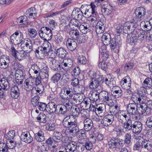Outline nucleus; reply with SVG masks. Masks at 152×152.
<instances>
[{
    "mask_svg": "<svg viewBox=\"0 0 152 152\" xmlns=\"http://www.w3.org/2000/svg\"><path fill=\"white\" fill-rule=\"evenodd\" d=\"M113 9V7L111 6L110 4H104L102 7L101 11L102 12H106V10L110 11L111 12L112 10Z\"/></svg>",
    "mask_w": 152,
    "mask_h": 152,
    "instance_id": "nucleus-49",
    "label": "nucleus"
},
{
    "mask_svg": "<svg viewBox=\"0 0 152 152\" xmlns=\"http://www.w3.org/2000/svg\"><path fill=\"white\" fill-rule=\"evenodd\" d=\"M47 106V105L45 103L39 102V103H38L36 108H38L39 110L41 111H44L46 110Z\"/></svg>",
    "mask_w": 152,
    "mask_h": 152,
    "instance_id": "nucleus-52",
    "label": "nucleus"
},
{
    "mask_svg": "<svg viewBox=\"0 0 152 152\" xmlns=\"http://www.w3.org/2000/svg\"><path fill=\"white\" fill-rule=\"evenodd\" d=\"M39 97L38 96H36L31 99V104L34 107H37L38 103L39 102Z\"/></svg>",
    "mask_w": 152,
    "mask_h": 152,
    "instance_id": "nucleus-58",
    "label": "nucleus"
},
{
    "mask_svg": "<svg viewBox=\"0 0 152 152\" xmlns=\"http://www.w3.org/2000/svg\"><path fill=\"white\" fill-rule=\"evenodd\" d=\"M66 14V12L65 10H63L59 11L48 14L47 15V17H53L56 16L58 15H60L62 18L64 19L65 18H67L68 19Z\"/></svg>",
    "mask_w": 152,
    "mask_h": 152,
    "instance_id": "nucleus-21",
    "label": "nucleus"
},
{
    "mask_svg": "<svg viewBox=\"0 0 152 152\" xmlns=\"http://www.w3.org/2000/svg\"><path fill=\"white\" fill-rule=\"evenodd\" d=\"M0 150L1 152H7L8 151L7 143L3 142L0 143Z\"/></svg>",
    "mask_w": 152,
    "mask_h": 152,
    "instance_id": "nucleus-62",
    "label": "nucleus"
},
{
    "mask_svg": "<svg viewBox=\"0 0 152 152\" xmlns=\"http://www.w3.org/2000/svg\"><path fill=\"white\" fill-rule=\"evenodd\" d=\"M18 35H15L14 37L15 40L16 41V44H19L23 41V33L20 32Z\"/></svg>",
    "mask_w": 152,
    "mask_h": 152,
    "instance_id": "nucleus-44",
    "label": "nucleus"
},
{
    "mask_svg": "<svg viewBox=\"0 0 152 152\" xmlns=\"http://www.w3.org/2000/svg\"><path fill=\"white\" fill-rule=\"evenodd\" d=\"M73 19H82V16H83V13L78 8H76L74 10L71 15Z\"/></svg>",
    "mask_w": 152,
    "mask_h": 152,
    "instance_id": "nucleus-24",
    "label": "nucleus"
},
{
    "mask_svg": "<svg viewBox=\"0 0 152 152\" xmlns=\"http://www.w3.org/2000/svg\"><path fill=\"white\" fill-rule=\"evenodd\" d=\"M61 68L64 70H68L73 65L72 60L70 58L65 59L61 63Z\"/></svg>",
    "mask_w": 152,
    "mask_h": 152,
    "instance_id": "nucleus-17",
    "label": "nucleus"
},
{
    "mask_svg": "<svg viewBox=\"0 0 152 152\" xmlns=\"http://www.w3.org/2000/svg\"><path fill=\"white\" fill-rule=\"evenodd\" d=\"M134 28L132 32L133 33L131 37H127L128 39L126 40L127 42L132 45H135L138 42V40L140 41H143L145 38V31L142 29H138Z\"/></svg>",
    "mask_w": 152,
    "mask_h": 152,
    "instance_id": "nucleus-2",
    "label": "nucleus"
},
{
    "mask_svg": "<svg viewBox=\"0 0 152 152\" xmlns=\"http://www.w3.org/2000/svg\"><path fill=\"white\" fill-rule=\"evenodd\" d=\"M137 26V23L134 22L128 21L126 22L123 26L119 24L117 27L116 31L117 33L120 34L122 32L126 34H129L132 32L134 28Z\"/></svg>",
    "mask_w": 152,
    "mask_h": 152,
    "instance_id": "nucleus-4",
    "label": "nucleus"
},
{
    "mask_svg": "<svg viewBox=\"0 0 152 152\" xmlns=\"http://www.w3.org/2000/svg\"><path fill=\"white\" fill-rule=\"evenodd\" d=\"M140 105L139 108V112L140 113L142 114L146 113V114L149 113V112H148V108L145 103L143 102L142 103L139 104Z\"/></svg>",
    "mask_w": 152,
    "mask_h": 152,
    "instance_id": "nucleus-33",
    "label": "nucleus"
},
{
    "mask_svg": "<svg viewBox=\"0 0 152 152\" xmlns=\"http://www.w3.org/2000/svg\"><path fill=\"white\" fill-rule=\"evenodd\" d=\"M104 0H95L94 3L92 2L91 4V10L92 11V15L93 16L95 15L94 17L96 18V19H100L102 18L103 15L101 14H99V15L97 14V13H96L95 12V9L96 7L95 5H96L97 6L99 5L100 4V3Z\"/></svg>",
    "mask_w": 152,
    "mask_h": 152,
    "instance_id": "nucleus-10",
    "label": "nucleus"
},
{
    "mask_svg": "<svg viewBox=\"0 0 152 152\" xmlns=\"http://www.w3.org/2000/svg\"><path fill=\"white\" fill-rule=\"evenodd\" d=\"M31 68L33 70V73L36 74V75L40 74V69L37 64L32 65Z\"/></svg>",
    "mask_w": 152,
    "mask_h": 152,
    "instance_id": "nucleus-46",
    "label": "nucleus"
},
{
    "mask_svg": "<svg viewBox=\"0 0 152 152\" xmlns=\"http://www.w3.org/2000/svg\"><path fill=\"white\" fill-rule=\"evenodd\" d=\"M27 42L25 43L24 45L23 46V44H21V48L26 50H29V52H30L33 50V46L31 42V41L29 40H27Z\"/></svg>",
    "mask_w": 152,
    "mask_h": 152,
    "instance_id": "nucleus-35",
    "label": "nucleus"
},
{
    "mask_svg": "<svg viewBox=\"0 0 152 152\" xmlns=\"http://www.w3.org/2000/svg\"><path fill=\"white\" fill-rule=\"evenodd\" d=\"M17 55L15 59L19 61H21L24 59L27 56L26 53L23 52H21L20 53H17Z\"/></svg>",
    "mask_w": 152,
    "mask_h": 152,
    "instance_id": "nucleus-56",
    "label": "nucleus"
},
{
    "mask_svg": "<svg viewBox=\"0 0 152 152\" xmlns=\"http://www.w3.org/2000/svg\"><path fill=\"white\" fill-rule=\"evenodd\" d=\"M110 47L111 49L115 50V52H118L119 47L121 44L120 41L118 40V39L114 38L110 40Z\"/></svg>",
    "mask_w": 152,
    "mask_h": 152,
    "instance_id": "nucleus-15",
    "label": "nucleus"
},
{
    "mask_svg": "<svg viewBox=\"0 0 152 152\" xmlns=\"http://www.w3.org/2000/svg\"><path fill=\"white\" fill-rule=\"evenodd\" d=\"M34 80L30 77L25 80L24 86L25 89L27 91H31L32 92L34 87Z\"/></svg>",
    "mask_w": 152,
    "mask_h": 152,
    "instance_id": "nucleus-11",
    "label": "nucleus"
},
{
    "mask_svg": "<svg viewBox=\"0 0 152 152\" xmlns=\"http://www.w3.org/2000/svg\"><path fill=\"white\" fill-rule=\"evenodd\" d=\"M85 23L84 25H80L79 28L81 32L84 34H87L89 33V34H91V29L90 27H87L86 25H85Z\"/></svg>",
    "mask_w": 152,
    "mask_h": 152,
    "instance_id": "nucleus-37",
    "label": "nucleus"
},
{
    "mask_svg": "<svg viewBox=\"0 0 152 152\" xmlns=\"http://www.w3.org/2000/svg\"><path fill=\"white\" fill-rule=\"evenodd\" d=\"M77 147V143L76 142L72 141L67 144L66 148V152H73Z\"/></svg>",
    "mask_w": 152,
    "mask_h": 152,
    "instance_id": "nucleus-34",
    "label": "nucleus"
},
{
    "mask_svg": "<svg viewBox=\"0 0 152 152\" xmlns=\"http://www.w3.org/2000/svg\"><path fill=\"white\" fill-rule=\"evenodd\" d=\"M72 111V116H71V117H73L74 116H77L79 114L80 112V110L79 108L77 107L72 108L71 109Z\"/></svg>",
    "mask_w": 152,
    "mask_h": 152,
    "instance_id": "nucleus-53",
    "label": "nucleus"
},
{
    "mask_svg": "<svg viewBox=\"0 0 152 152\" xmlns=\"http://www.w3.org/2000/svg\"><path fill=\"white\" fill-rule=\"evenodd\" d=\"M131 83L130 78L128 76H126L124 77L121 81V85L122 87H124V85L127 86V84H128L127 87L125 88L126 89V91L127 95L130 94L129 92H131V91L129 90L130 88Z\"/></svg>",
    "mask_w": 152,
    "mask_h": 152,
    "instance_id": "nucleus-13",
    "label": "nucleus"
},
{
    "mask_svg": "<svg viewBox=\"0 0 152 152\" xmlns=\"http://www.w3.org/2000/svg\"><path fill=\"white\" fill-rule=\"evenodd\" d=\"M142 148L150 151L152 148V141L149 140H142Z\"/></svg>",
    "mask_w": 152,
    "mask_h": 152,
    "instance_id": "nucleus-36",
    "label": "nucleus"
},
{
    "mask_svg": "<svg viewBox=\"0 0 152 152\" xmlns=\"http://www.w3.org/2000/svg\"><path fill=\"white\" fill-rule=\"evenodd\" d=\"M49 66L53 70L59 71L61 69L60 62L56 59H51L49 63Z\"/></svg>",
    "mask_w": 152,
    "mask_h": 152,
    "instance_id": "nucleus-14",
    "label": "nucleus"
},
{
    "mask_svg": "<svg viewBox=\"0 0 152 152\" xmlns=\"http://www.w3.org/2000/svg\"><path fill=\"white\" fill-rule=\"evenodd\" d=\"M70 84L74 87V88L75 87L79 86L80 84L78 79L77 78L73 77L71 80Z\"/></svg>",
    "mask_w": 152,
    "mask_h": 152,
    "instance_id": "nucleus-60",
    "label": "nucleus"
},
{
    "mask_svg": "<svg viewBox=\"0 0 152 152\" xmlns=\"http://www.w3.org/2000/svg\"><path fill=\"white\" fill-rule=\"evenodd\" d=\"M34 90L37 91V94H40L42 93L44 91V86L41 84H36L34 88Z\"/></svg>",
    "mask_w": 152,
    "mask_h": 152,
    "instance_id": "nucleus-51",
    "label": "nucleus"
},
{
    "mask_svg": "<svg viewBox=\"0 0 152 152\" xmlns=\"http://www.w3.org/2000/svg\"><path fill=\"white\" fill-rule=\"evenodd\" d=\"M98 66L99 68L104 71L106 70L107 68V65L106 64L105 61L103 60L102 61L100 60L99 61Z\"/></svg>",
    "mask_w": 152,
    "mask_h": 152,
    "instance_id": "nucleus-57",
    "label": "nucleus"
},
{
    "mask_svg": "<svg viewBox=\"0 0 152 152\" xmlns=\"http://www.w3.org/2000/svg\"><path fill=\"white\" fill-rule=\"evenodd\" d=\"M64 92L66 91V94L68 95L70 98L72 97L74 95H76L78 96L80 93H76L75 90L74 88L72 87H68L66 88L64 91Z\"/></svg>",
    "mask_w": 152,
    "mask_h": 152,
    "instance_id": "nucleus-30",
    "label": "nucleus"
},
{
    "mask_svg": "<svg viewBox=\"0 0 152 152\" xmlns=\"http://www.w3.org/2000/svg\"><path fill=\"white\" fill-rule=\"evenodd\" d=\"M115 111L110 110V114H108L103 117L101 121V124L103 126H108L111 125L113 122L114 119Z\"/></svg>",
    "mask_w": 152,
    "mask_h": 152,
    "instance_id": "nucleus-5",
    "label": "nucleus"
},
{
    "mask_svg": "<svg viewBox=\"0 0 152 152\" xmlns=\"http://www.w3.org/2000/svg\"><path fill=\"white\" fill-rule=\"evenodd\" d=\"M0 87L5 90L7 91L9 89L10 84L7 80H6V78L3 77L0 80Z\"/></svg>",
    "mask_w": 152,
    "mask_h": 152,
    "instance_id": "nucleus-32",
    "label": "nucleus"
},
{
    "mask_svg": "<svg viewBox=\"0 0 152 152\" xmlns=\"http://www.w3.org/2000/svg\"><path fill=\"white\" fill-rule=\"evenodd\" d=\"M34 137L36 140L39 142H42L45 140L44 133L41 130L35 134Z\"/></svg>",
    "mask_w": 152,
    "mask_h": 152,
    "instance_id": "nucleus-28",
    "label": "nucleus"
},
{
    "mask_svg": "<svg viewBox=\"0 0 152 152\" xmlns=\"http://www.w3.org/2000/svg\"><path fill=\"white\" fill-rule=\"evenodd\" d=\"M52 139L55 143L59 142L62 141L63 136L62 134L59 132H54L53 135Z\"/></svg>",
    "mask_w": 152,
    "mask_h": 152,
    "instance_id": "nucleus-26",
    "label": "nucleus"
},
{
    "mask_svg": "<svg viewBox=\"0 0 152 152\" xmlns=\"http://www.w3.org/2000/svg\"><path fill=\"white\" fill-rule=\"evenodd\" d=\"M62 123L64 126L68 129L70 134H77L79 131V124L75 118L70 115L66 116L64 118Z\"/></svg>",
    "mask_w": 152,
    "mask_h": 152,
    "instance_id": "nucleus-1",
    "label": "nucleus"
},
{
    "mask_svg": "<svg viewBox=\"0 0 152 152\" xmlns=\"http://www.w3.org/2000/svg\"><path fill=\"white\" fill-rule=\"evenodd\" d=\"M111 39L110 35L107 33H104L101 37L102 40L104 45H109Z\"/></svg>",
    "mask_w": 152,
    "mask_h": 152,
    "instance_id": "nucleus-31",
    "label": "nucleus"
},
{
    "mask_svg": "<svg viewBox=\"0 0 152 152\" xmlns=\"http://www.w3.org/2000/svg\"><path fill=\"white\" fill-rule=\"evenodd\" d=\"M20 138L22 141L28 143H30L33 141V138L29 132L22 133Z\"/></svg>",
    "mask_w": 152,
    "mask_h": 152,
    "instance_id": "nucleus-20",
    "label": "nucleus"
},
{
    "mask_svg": "<svg viewBox=\"0 0 152 152\" xmlns=\"http://www.w3.org/2000/svg\"><path fill=\"white\" fill-rule=\"evenodd\" d=\"M49 68L45 63H43L42 66L40 69V75L42 79L48 78L49 77Z\"/></svg>",
    "mask_w": 152,
    "mask_h": 152,
    "instance_id": "nucleus-19",
    "label": "nucleus"
},
{
    "mask_svg": "<svg viewBox=\"0 0 152 152\" xmlns=\"http://www.w3.org/2000/svg\"><path fill=\"white\" fill-rule=\"evenodd\" d=\"M116 137H113L110 138L108 142V145L110 149H116Z\"/></svg>",
    "mask_w": 152,
    "mask_h": 152,
    "instance_id": "nucleus-39",
    "label": "nucleus"
},
{
    "mask_svg": "<svg viewBox=\"0 0 152 152\" xmlns=\"http://www.w3.org/2000/svg\"><path fill=\"white\" fill-rule=\"evenodd\" d=\"M10 62L9 57L3 55L0 57V68L6 69L8 67Z\"/></svg>",
    "mask_w": 152,
    "mask_h": 152,
    "instance_id": "nucleus-12",
    "label": "nucleus"
},
{
    "mask_svg": "<svg viewBox=\"0 0 152 152\" xmlns=\"http://www.w3.org/2000/svg\"><path fill=\"white\" fill-rule=\"evenodd\" d=\"M56 52V54L58 56L59 58L61 59L65 58L67 54L66 50L61 47L58 49Z\"/></svg>",
    "mask_w": 152,
    "mask_h": 152,
    "instance_id": "nucleus-27",
    "label": "nucleus"
},
{
    "mask_svg": "<svg viewBox=\"0 0 152 152\" xmlns=\"http://www.w3.org/2000/svg\"><path fill=\"white\" fill-rule=\"evenodd\" d=\"M69 35L74 40H78L80 37L79 32L76 28L72 29L69 32Z\"/></svg>",
    "mask_w": 152,
    "mask_h": 152,
    "instance_id": "nucleus-29",
    "label": "nucleus"
},
{
    "mask_svg": "<svg viewBox=\"0 0 152 152\" xmlns=\"http://www.w3.org/2000/svg\"><path fill=\"white\" fill-rule=\"evenodd\" d=\"M100 96L99 93L97 91L93 92L90 97L91 100L95 102H96L98 100H100Z\"/></svg>",
    "mask_w": 152,
    "mask_h": 152,
    "instance_id": "nucleus-42",
    "label": "nucleus"
},
{
    "mask_svg": "<svg viewBox=\"0 0 152 152\" xmlns=\"http://www.w3.org/2000/svg\"><path fill=\"white\" fill-rule=\"evenodd\" d=\"M145 10L142 7H137L134 10V14L136 18L138 19L141 18L145 15Z\"/></svg>",
    "mask_w": 152,
    "mask_h": 152,
    "instance_id": "nucleus-22",
    "label": "nucleus"
},
{
    "mask_svg": "<svg viewBox=\"0 0 152 152\" xmlns=\"http://www.w3.org/2000/svg\"><path fill=\"white\" fill-rule=\"evenodd\" d=\"M48 47H45L44 45L38 47L35 51L36 57H40L41 59L44 58L48 53Z\"/></svg>",
    "mask_w": 152,
    "mask_h": 152,
    "instance_id": "nucleus-7",
    "label": "nucleus"
},
{
    "mask_svg": "<svg viewBox=\"0 0 152 152\" xmlns=\"http://www.w3.org/2000/svg\"><path fill=\"white\" fill-rule=\"evenodd\" d=\"M134 66V64L132 61H129L125 65L124 68L126 71L132 69Z\"/></svg>",
    "mask_w": 152,
    "mask_h": 152,
    "instance_id": "nucleus-64",
    "label": "nucleus"
},
{
    "mask_svg": "<svg viewBox=\"0 0 152 152\" xmlns=\"http://www.w3.org/2000/svg\"><path fill=\"white\" fill-rule=\"evenodd\" d=\"M65 106L64 107L63 104H61V106L59 109L58 115L65 116L67 112V108H66Z\"/></svg>",
    "mask_w": 152,
    "mask_h": 152,
    "instance_id": "nucleus-43",
    "label": "nucleus"
},
{
    "mask_svg": "<svg viewBox=\"0 0 152 152\" xmlns=\"http://www.w3.org/2000/svg\"><path fill=\"white\" fill-rule=\"evenodd\" d=\"M142 140H139L137 141L134 144L133 149L134 150L140 151L142 148Z\"/></svg>",
    "mask_w": 152,
    "mask_h": 152,
    "instance_id": "nucleus-45",
    "label": "nucleus"
},
{
    "mask_svg": "<svg viewBox=\"0 0 152 152\" xmlns=\"http://www.w3.org/2000/svg\"><path fill=\"white\" fill-rule=\"evenodd\" d=\"M20 94V91L17 86H14L11 88L10 95L12 98L15 99L18 98Z\"/></svg>",
    "mask_w": 152,
    "mask_h": 152,
    "instance_id": "nucleus-18",
    "label": "nucleus"
},
{
    "mask_svg": "<svg viewBox=\"0 0 152 152\" xmlns=\"http://www.w3.org/2000/svg\"><path fill=\"white\" fill-rule=\"evenodd\" d=\"M103 75H97L94 80H91L89 83V87L92 89H96L103 82Z\"/></svg>",
    "mask_w": 152,
    "mask_h": 152,
    "instance_id": "nucleus-6",
    "label": "nucleus"
},
{
    "mask_svg": "<svg viewBox=\"0 0 152 152\" xmlns=\"http://www.w3.org/2000/svg\"><path fill=\"white\" fill-rule=\"evenodd\" d=\"M37 118L39 123H45L47 121L46 115L43 112H41Z\"/></svg>",
    "mask_w": 152,
    "mask_h": 152,
    "instance_id": "nucleus-41",
    "label": "nucleus"
},
{
    "mask_svg": "<svg viewBox=\"0 0 152 152\" xmlns=\"http://www.w3.org/2000/svg\"><path fill=\"white\" fill-rule=\"evenodd\" d=\"M100 100H102L106 103L112 101L113 96L111 94L105 91H102L99 92Z\"/></svg>",
    "mask_w": 152,
    "mask_h": 152,
    "instance_id": "nucleus-9",
    "label": "nucleus"
},
{
    "mask_svg": "<svg viewBox=\"0 0 152 152\" xmlns=\"http://www.w3.org/2000/svg\"><path fill=\"white\" fill-rule=\"evenodd\" d=\"M26 15L21 16L17 19H26L28 18L34 19L37 18V13L34 7H31L28 9L26 12Z\"/></svg>",
    "mask_w": 152,
    "mask_h": 152,
    "instance_id": "nucleus-8",
    "label": "nucleus"
},
{
    "mask_svg": "<svg viewBox=\"0 0 152 152\" xmlns=\"http://www.w3.org/2000/svg\"><path fill=\"white\" fill-rule=\"evenodd\" d=\"M80 68L78 67H75L72 71V74L73 77H77L80 74Z\"/></svg>",
    "mask_w": 152,
    "mask_h": 152,
    "instance_id": "nucleus-55",
    "label": "nucleus"
},
{
    "mask_svg": "<svg viewBox=\"0 0 152 152\" xmlns=\"http://www.w3.org/2000/svg\"><path fill=\"white\" fill-rule=\"evenodd\" d=\"M84 129L85 130L88 131L90 130L93 126V121L91 120L86 118L84 121Z\"/></svg>",
    "mask_w": 152,
    "mask_h": 152,
    "instance_id": "nucleus-23",
    "label": "nucleus"
},
{
    "mask_svg": "<svg viewBox=\"0 0 152 152\" xmlns=\"http://www.w3.org/2000/svg\"><path fill=\"white\" fill-rule=\"evenodd\" d=\"M85 131V129H79V132H77V133L76 134L79 138L81 139H84L86 138V135Z\"/></svg>",
    "mask_w": 152,
    "mask_h": 152,
    "instance_id": "nucleus-54",
    "label": "nucleus"
},
{
    "mask_svg": "<svg viewBox=\"0 0 152 152\" xmlns=\"http://www.w3.org/2000/svg\"><path fill=\"white\" fill-rule=\"evenodd\" d=\"M61 77V75L60 73L57 72L52 77L51 79V81L55 83H58Z\"/></svg>",
    "mask_w": 152,
    "mask_h": 152,
    "instance_id": "nucleus-47",
    "label": "nucleus"
},
{
    "mask_svg": "<svg viewBox=\"0 0 152 152\" xmlns=\"http://www.w3.org/2000/svg\"><path fill=\"white\" fill-rule=\"evenodd\" d=\"M15 135V131L11 130L9 131L5 135V137L8 140H11L13 139Z\"/></svg>",
    "mask_w": 152,
    "mask_h": 152,
    "instance_id": "nucleus-48",
    "label": "nucleus"
},
{
    "mask_svg": "<svg viewBox=\"0 0 152 152\" xmlns=\"http://www.w3.org/2000/svg\"><path fill=\"white\" fill-rule=\"evenodd\" d=\"M125 130L126 132L132 131L135 134L140 133L142 130V124L140 122H134L131 119H128L125 123L124 125Z\"/></svg>",
    "mask_w": 152,
    "mask_h": 152,
    "instance_id": "nucleus-3",
    "label": "nucleus"
},
{
    "mask_svg": "<svg viewBox=\"0 0 152 152\" xmlns=\"http://www.w3.org/2000/svg\"><path fill=\"white\" fill-rule=\"evenodd\" d=\"M147 87V86H145L144 87L140 88V90L137 93L140 96L143 98L146 96L148 94L147 90L146 88Z\"/></svg>",
    "mask_w": 152,
    "mask_h": 152,
    "instance_id": "nucleus-40",
    "label": "nucleus"
},
{
    "mask_svg": "<svg viewBox=\"0 0 152 152\" xmlns=\"http://www.w3.org/2000/svg\"><path fill=\"white\" fill-rule=\"evenodd\" d=\"M131 98L134 102L133 103H135L136 104H140L144 102L143 99H142V97L140 96L137 93V95H133Z\"/></svg>",
    "mask_w": 152,
    "mask_h": 152,
    "instance_id": "nucleus-38",
    "label": "nucleus"
},
{
    "mask_svg": "<svg viewBox=\"0 0 152 152\" xmlns=\"http://www.w3.org/2000/svg\"><path fill=\"white\" fill-rule=\"evenodd\" d=\"M78 63L79 64H84L86 62V57L83 55L79 56L77 58Z\"/></svg>",
    "mask_w": 152,
    "mask_h": 152,
    "instance_id": "nucleus-61",
    "label": "nucleus"
},
{
    "mask_svg": "<svg viewBox=\"0 0 152 152\" xmlns=\"http://www.w3.org/2000/svg\"><path fill=\"white\" fill-rule=\"evenodd\" d=\"M116 149H120L124 145V143L123 140L122 139L116 137Z\"/></svg>",
    "mask_w": 152,
    "mask_h": 152,
    "instance_id": "nucleus-50",
    "label": "nucleus"
},
{
    "mask_svg": "<svg viewBox=\"0 0 152 152\" xmlns=\"http://www.w3.org/2000/svg\"><path fill=\"white\" fill-rule=\"evenodd\" d=\"M66 44L68 49L71 51L74 50L77 46L76 42L71 39H69L67 40Z\"/></svg>",
    "mask_w": 152,
    "mask_h": 152,
    "instance_id": "nucleus-25",
    "label": "nucleus"
},
{
    "mask_svg": "<svg viewBox=\"0 0 152 152\" xmlns=\"http://www.w3.org/2000/svg\"><path fill=\"white\" fill-rule=\"evenodd\" d=\"M28 31L29 36L31 38H35L37 34L36 30L34 28L29 29Z\"/></svg>",
    "mask_w": 152,
    "mask_h": 152,
    "instance_id": "nucleus-59",
    "label": "nucleus"
},
{
    "mask_svg": "<svg viewBox=\"0 0 152 152\" xmlns=\"http://www.w3.org/2000/svg\"><path fill=\"white\" fill-rule=\"evenodd\" d=\"M47 129L49 131L55 130L56 128V126L55 123H48L46 125Z\"/></svg>",
    "mask_w": 152,
    "mask_h": 152,
    "instance_id": "nucleus-63",
    "label": "nucleus"
},
{
    "mask_svg": "<svg viewBox=\"0 0 152 152\" xmlns=\"http://www.w3.org/2000/svg\"><path fill=\"white\" fill-rule=\"evenodd\" d=\"M137 110V105L136 103H129L128 105L127 111L129 115H136Z\"/></svg>",
    "mask_w": 152,
    "mask_h": 152,
    "instance_id": "nucleus-16",
    "label": "nucleus"
}]
</instances>
